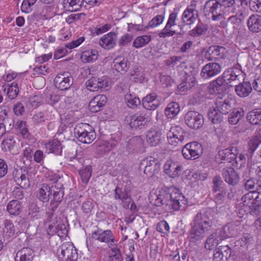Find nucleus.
Segmentation results:
<instances>
[{"instance_id": "1", "label": "nucleus", "mask_w": 261, "mask_h": 261, "mask_svg": "<svg viewBox=\"0 0 261 261\" xmlns=\"http://www.w3.org/2000/svg\"><path fill=\"white\" fill-rule=\"evenodd\" d=\"M150 197L155 200V205H164L167 210H184L188 203L180 190L174 187L162 188L158 194H151Z\"/></svg>"}, {"instance_id": "2", "label": "nucleus", "mask_w": 261, "mask_h": 261, "mask_svg": "<svg viewBox=\"0 0 261 261\" xmlns=\"http://www.w3.org/2000/svg\"><path fill=\"white\" fill-rule=\"evenodd\" d=\"M213 223L214 217L210 210L198 212L195 216L190 232V241L199 243L205 233L212 228Z\"/></svg>"}, {"instance_id": "3", "label": "nucleus", "mask_w": 261, "mask_h": 261, "mask_svg": "<svg viewBox=\"0 0 261 261\" xmlns=\"http://www.w3.org/2000/svg\"><path fill=\"white\" fill-rule=\"evenodd\" d=\"M244 80V74L242 70L238 68H230L224 71L222 77H218L213 82L211 87L217 91H224L229 86H233L231 83L236 84Z\"/></svg>"}, {"instance_id": "4", "label": "nucleus", "mask_w": 261, "mask_h": 261, "mask_svg": "<svg viewBox=\"0 0 261 261\" xmlns=\"http://www.w3.org/2000/svg\"><path fill=\"white\" fill-rule=\"evenodd\" d=\"M74 134L77 140L85 144H90L96 138V133L93 127L87 123H81L74 128Z\"/></svg>"}, {"instance_id": "5", "label": "nucleus", "mask_w": 261, "mask_h": 261, "mask_svg": "<svg viewBox=\"0 0 261 261\" xmlns=\"http://www.w3.org/2000/svg\"><path fill=\"white\" fill-rule=\"evenodd\" d=\"M204 13L209 18L211 17L213 20L217 21L224 18L225 11L221 9L219 2L216 0H210L205 4Z\"/></svg>"}, {"instance_id": "6", "label": "nucleus", "mask_w": 261, "mask_h": 261, "mask_svg": "<svg viewBox=\"0 0 261 261\" xmlns=\"http://www.w3.org/2000/svg\"><path fill=\"white\" fill-rule=\"evenodd\" d=\"M220 91L215 101L217 110L223 114H228L232 108L234 100L227 93H221Z\"/></svg>"}, {"instance_id": "7", "label": "nucleus", "mask_w": 261, "mask_h": 261, "mask_svg": "<svg viewBox=\"0 0 261 261\" xmlns=\"http://www.w3.org/2000/svg\"><path fill=\"white\" fill-rule=\"evenodd\" d=\"M58 251L60 252V257L63 261H75L77 259V250L71 243H63L59 248Z\"/></svg>"}, {"instance_id": "8", "label": "nucleus", "mask_w": 261, "mask_h": 261, "mask_svg": "<svg viewBox=\"0 0 261 261\" xmlns=\"http://www.w3.org/2000/svg\"><path fill=\"white\" fill-rule=\"evenodd\" d=\"M14 179L20 187H15L12 192V195L17 199H22L25 193L23 189H27L30 186L29 177L25 174L21 173L20 176H15Z\"/></svg>"}, {"instance_id": "9", "label": "nucleus", "mask_w": 261, "mask_h": 261, "mask_svg": "<svg viewBox=\"0 0 261 261\" xmlns=\"http://www.w3.org/2000/svg\"><path fill=\"white\" fill-rule=\"evenodd\" d=\"M202 151L203 148L200 143L193 142L188 143L185 146L182 150V153L186 159L195 160L200 156Z\"/></svg>"}, {"instance_id": "10", "label": "nucleus", "mask_w": 261, "mask_h": 261, "mask_svg": "<svg viewBox=\"0 0 261 261\" xmlns=\"http://www.w3.org/2000/svg\"><path fill=\"white\" fill-rule=\"evenodd\" d=\"M196 8V2L192 1L182 14L181 20L183 23L186 25H191L195 23L198 16Z\"/></svg>"}, {"instance_id": "11", "label": "nucleus", "mask_w": 261, "mask_h": 261, "mask_svg": "<svg viewBox=\"0 0 261 261\" xmlns=\"http://www.w3.org/2000/svg\"><path fill=\"white\" fill-rule=\"evenodd\" d=\"M185 121L190 128L197 129L203 125L204 119L203 116L198 112L189 111L185 116Z\"/></svg>"}, {"instance_id": "12", "label": "nucleus", "mask_w": 261, "mask_h": 261, "mask_svg": "<svg viewBox=\"0 0 261 261\" xmlns=\"http://www.w3.org/2000/svg\"><path fill=\"white\" fill-rule=\"evenodd\" d=\"M56 87L60 90L68 89L73 83V79L70 73L64 72L58 74L54 79Z\"/></svg>"}, {"instance_id": "13", "label": "nucleus", "mask_w": 261, "mask_h": 261, "mask_svg": "<svg viewBox=\"0 0 261 261\" xmlns=\"http://www.w3.org/2000/svg\"><path fill=\"white\" fill-rule=\"evenodd\" d=\"M91 237L92 239L107 244L115 242V237L111 230H103L97 228L92 232Z\"/></svg>"}, {"instance_id": "14", "label": "nucleus", "mask_w": 261, "mask_h": 261, "mask_svg": "<svg viewBox=\"0 0 261 261\" xmlns=\"http://www.w3.org/2000/svg\"><path fill=\"white\" fill-rule=\"evenodd\" d=\"M184 130L180 127H172L167 133L168 141L171 145L176 146L179 143L183 142L184 140Z\"/></svg>"}, {"instance_id": "15", "label": "nucleus", "mask_w": 261, "mask_h": 261, "mask_svg": "<svg viewBox=\"0 0 261 261\" xmlns=\"http://www.w3.org/2000/svg\"><path fill=\"white\" fill-rule=\"evenodd\" d=\"M117 38L115 32H109L100 38L98 44L105 50H110L115 46Z\"/></svg>"}, {"instance_id": "16", "label": "nucleus", "mask_w": 261, "mask_h": 261, "mask_svg": "<svg viewBox=\"0 0 261 261\" xmlns=\"http://www.w3.org/2000/svg\"><path fill=\"white\" fill-rule=\"evenodd\" d=\"M236 155L229 148H226L219 151L216 156V162L217 163H238Z\"/></svg>"}, {"instance_id": "17", "label": "nucleus", "mask_w": 261, "mask_h": 261, "mask_svg": "<svg viewBox=\"0 0 261 261\" xmlns=\"http://www.w3.org/2000/svg\"><path fill=\"white\" fill-rule=\"evenodd\" d=\"M221 71V66L217 63L211 62L203 67L201 75L204 79H209L218 74Z\"/></svg>"}, {"instance_id": "18", "label": "nucleus", "mask_w": 261, "mask_h": 261, "mask_svg": "<svg viewBox=\"0 0 261 261\" xmlns=\"http://www.w3.org/2000/svg\"><path fill=\"white\" fill-rule=\"evenodd\" d=\"M224 239L219 228L208 236L205 242V248L212 250L218 245Z\"/></svg>"}, {"instance_id": "19", "label": "nucleus", "mask_w": 261, "mask_h": 261, "mask_svg": "<svg viewBox=\"0 0 261 261\" xmlns=\"http://www.w3.org/2000/svg\"><path fill=\"white\" fill-rule=\"evenodd\" d=\"M234 194L235 191L233 189L228 190L224 188L214 193V197L216 202L222 204L228 202L233 198Z\"/></svg>"}, {"instance_id": "20", "label": "nucleus", "mask_w": 261, "mask_h": 261, "mask_svg": "<svg viewBox=\"0 0 261 261\" xmlns=\"http://www.w3.org/2000/svg\"><path fill=\"white\" fill-rule=\"evenodd\" d=\"M48 233L50 234L57 233L60 237H63L67 234L68 231L66 225L61 220H56V223L48 224Z\"/></svg>"}, {"instance_id": "21", "label": "nucleus", "mask_w": 261, "mask_h": 261, "mask_svg": "<svg viewBox=\"0 0 261 261\" xmlns=\"http://www.w3.org/2000/svg\"><path fill=\"white\" fill-rule=\"evenodd\" d=\"M160 103V98L155 93L147 94L142 100L143 106L146 110H154Z\"/></svg>"}, {"instance_id": "22", "label": "nucleus", "mask_w": 261, "mask_h": 261, "mask_svg": "<svg viewBox=\"0 0 261 261\" xmlns=\"http://www.w3.org/2000/svg\"><path fill=\"white\" fill-rule=\"evenodd\" d=\"M231 254V249L227 245L219 246L214 251L213 259L214 261H228Z\"/></svg>"}, {"instance_id": "23", "label": "nucleus", "mask_w": 261, "mask_h": 261, "mask_svg": "<svg viewBox=\"0 0 261 261\" xmlns=\"http://www.w3.org/2000/svg\"><path fill=\"white\" fill-rule=\"evenodd\" d=\"M114 198L116 200H121L122 205L125 209L129 208L132 198L126 190H123L117 187L114 191Z\"/></svg>"}, {"instance_id": "24", "label": "nucleus", "mask_w": 261, "mask_h": 261, "mask_svg": "<svg viewBox=\"0 0 261 261\" xmlns=\"http://www.w3.org/2000/svg\"><path fill=\"white\" fill-rule=\"evenodd\" d=\"M126 121L129 126L134 129H141L147 121L143 115L136 114L127 117Z\"/></svg>"}, {"instance_id": "25", "label": "nucleus", "mask_w": 261, "mask_h": 261, "mask_svg": "<svg viewBox=\"0 0 261 261\" xmlns=\"http://www.w3.org/2000/svg\"><path fill=\"white\" fill-rule=\"evenodd\" d=\"M107 101V98L105 95H98L90 100L89 103V109L92 112H97L106 105Z\"/></svg>"}, {"instance_id": "26", "label": "nucleus", "mask_w": 261, "mask_h": 261, "mask_svg": "<svg viewBox=\"0 0 261 261\" xmlns=\"http://www.w3.org/2000/svg\"><path fill=\"white\" fill-rule=\"evenodd\" d=\"M222 175L225 181L229 185H235L237 184L239 181V175L233 168L228 167L223 169L222 170Z\"/></svg>"}, {"instance_id": "27", "label": "nucleus", "mask_w": 261, "mask_h": 261, "mask_svg": "<svg viewBox=\"0 0 261 261\" xmlns=\"http://www.w3.org/2000/svg\"><path fill=\"white\" fill-rule=\"evenodd\" d=\"M162 138L161 132L155 129L148 131L146 135V142L151 146H156L159 145Z\"/></svg>"}, {"instance_id": "28", "label": "nucleus", "mask_w": 261, "mask_h": 261, "mask_svg": "<svg viewBox=\"0 0 261 261\" xmlns=\"http://www.w3.org/2000/svg\"><path fill=\"white\" fill-rule=\"evenodd\" d=\"M238 84V85H235L236 94L240 97L248 96L252 90V87L250 83L246 82Z\"/></svg>"}, {"instance_id": "29", "label": "nucleus", "mask_w": 261, "mask_h": 261, "mask_svg": "<svg viewBox=\"0 0 261 261\" xmlns=\"http://www.w3.org/2000/svg\"><path fill=\"white\" fill-rule=\"evenodd\" d=\"M225 239L232 237L239 233L238 226L234 223H228L223 227L219 228Z\"/></svg>"}, {"instance_id": "30", "label": "nucleus", "mask_w": 261, "mask_h": 261, "mask_svg": "<svg viewBox=\"0 0 261 261\" xmlns=\"http://www.w3.org/2000/svg\"><path fill=\"white\" fill-rule=\"evenodd\" d=\"M113 63L114 69L121 74L125 73L129 67V62L127 59L125 58H116Z\"/></svg>"}, {"instance_id": "31", "label": "nucleus", "mask_w": 261, "mask_h": 261, "mask_svg": "<svg viewBox=\"0 0 261 261\" xmlns=\"http://www.w3.org/2000/svg\"><path fill=\"white\" fill-rule=\"evenodd\" d=\"M99 56L98 51L95 49H88L83 51L81 59L84 63H93L96 61Z\"/></svg>"}, {"instance_id": "32", "label": "nucleus", "mask_w": 261, "mask_h": 261, "mask_svg": "<svg viewBox=\"0 0 261 261\" xmlns=\"http://www.w3.org/2000/svg\"><path fill=\"white\" fill-rule=\"evenodd\" d=\"M249 30L252 32L261 31V17L258 15H252L247 21Z\"/></svg>"}, {"instance_id": "33", "label": "nucleus", "mask_w": 261, "mask_h": 261, "mask_svg": "<svg viewBox=\"0 0 261 261\" xmlns=\"http://www.w3.org/2000/svg\"><path fill=\"white\" fill-rule=\"evenodd\" d=\"M186 77L182 82L178 86V89L182 92L190 89L196 83V80L193 74L186 73Z\"/></svg>"}, {"instance_id": "34", "label": "nucleus", "mask_w": 261, "mask_h": 261, "mask_svg": "<svg viewBox=\"0 0 261 261\" xmlns=\"http://www.w3.org/2000/svg\"><path fill=\"white\" fill-rule=\"evenodd\" d=\"M45 148L48 153H52L56 155H60L62 152V147L60 142L54 139L51 141L45 144Z\"/></svg>"}, {"instance_id": "35", "label": "nucleus", "mask_w": 261, "mask_h": 261, "mask_svg": "<svg viewBox=\"0 0 261 261\" xmlns=\"http://www.w3.org/2000/svg\"><path fill=\"white\" fill-rule=\"evenodd\" d=\"M34 256V251L32 249L23 248L17 252L15 261H18L17 258L18 257L19 261H32Z\"/></svg>"}, {"instance_id": "36", "label": "nucleus", "mask_w": 261, "mask_h": 261, "mask_svg": "<svg viewBox=\"0 0 261 261\" xmlns=\"http://www.w3.org/2000/svg\"><path fill=\"white\" fill-rule=\"evenodd\" d=\"M124 101L127 107L132 109L136 108L141 103L139 97L131 91L125 94Z\"/></svg>"}, {"instance_id": "37", "label": "nucleus", "mask_w": 261, "mask_h": 261, "mask_svg": "<svg viewBox=\"0 0 261 261\" xmlns=\"http://www.w3.org/2000/svg\"><path fill=\"white\" fill-rule=\"evenodd\" d=\"M51 194L50 187L46 184H42L39 189L37 193L38 198L43 202H47L49 200V195Z\"/></svg>"}, {"instance_id": "38", "label": "nucleus", "mask_w": 261, "mask_h": 261, "mask_svg": "<svg viewBox=\"0 0 261 261\" xmlns=\"http://www.w3.org/2000/svg\"><path fill=\"white\" fill-rule=\"evenodd\" d=\"M7 89V95L11 99H13L17 96L19 89L17 83L14 81L10 85H4L2 90L5 91Z\"/></svg>"}, {"instance_id": "39", "label": "nucleus", "mask_w": 261, "mask_h": 261, "mask_svg": "<svg viewBox=\"0 0 261 261\" xmlns=\"http://www.w3.org/2000/svg\"><path fill=\"white\" fill-rule=\"evenodd\" d=\"M254 195L250 206V213L252 215H256L261 206V194L259 192H253Z\"/></svg>"}, {"instance_id": "40", "label": "nucleus", "mask_w": 261, "mask_h": 261, "mask_svg": "<svg viewBox=\"0 0 261 261\" xmlns=\"http://www.w3.org/2000/svg\"><path fill=\"white\" fill-rule=\"evenodd\" d=\"M22 204L17 200L10 201L7 206V210L11 215H18L22 211Z\"/></svg>"}, {"instance_id": "41", "label": "nucleus", "mask_w": 261, "mask_h": 261, "mask_svg": "<svg viewBox=\"0 0 261 261\" xmlns=\"http://www.w3.org/2000/svg\"><path fill=\"white\" fill-rule=\"evenodd\" d=\"M247 119L253 125H261V109H255L249 112Z\"/></svg>"}, {"instance_id": "42", "label": "nucleus", "mask_w": 261, "mask_h": 261, "mask_svg": "<svg viewBox=\"0 0 261 261\" xmlns=\"http://www.w3.org/2000/svg\"><path fill=\"white\" fill-rule=\"evenodd\" d=\"M180 111L178 103L173 102L169 103L165 110V115L169 118H172L176 116Z\"/></svg>"}, {"instance_id": "43", "label": "nucleus", "mask_w": 261, "mask_h": 261, "mask_svg": "<svg viewBox=\"0 0 261 261\" xmlns=\"http://www.w3.org/2000/svg\"><path fill=\"white\" fill-rule=\"evenodd\" d=\"M244 115V112L241 109H234L231 112L228 118V121L230 124H236L242 118Z\"/></svg>"}, {"instance_id": "44", "label": "nucleus", "mask_w": 261, "mask_h": 261, "mask_svg": "<svg viewBox=\"0 0 261 261\" xmlns=\"http://www.w3.org/2000/svg\"><path fill=\"white\" fill-rule=\"evenodd\" d=\"M151 40V36L149 35H144L136 37L133 43V46L135 48L143 47L147 45Z\"/></svg>"}, {"instance_id": "45", "label": "nucleus", "mask_w": 261, "mask_h": 261, "mask_svg": "<svg viewBox=\"0 0 261 261\" xmlns=\"http://www.w3.org/2000/svg\"><path fill=\"white\" fill-rule=\"evenodd\" d=\"M166 173L171 177L174 178L180 174L181 167L177 164H165Z\"/></svg>"}, {"instance_id": "46", "label": "nucleus", "mask_w": 261, "mask_h": 261, "mask_svg": "<svg viewBox=\"0 0 261 261\" xmlns=\"http://www.w3.org/2000/svg\"><path fill=\"white\" fill-rule=\"evenodd\" d=\"M223 114L219 112L216 107L211 108L208 112V117L213 123H219L222 121Z\"/></svg>"}, {"instance_id": "47", "label": "nucleus", "mask_w": 261, "mask_h": 261, "mask_svg": "<svg viewBox=\"0 0 261 261\" xmlns=\"http://www.w3.org/2000/svg\"><path fill=\"white\" fill-rule=\"evenodd\" d=\"M43 101V97L42 94L38 93L30 97L28 106L30 109H35L42 104Z\"/></svg>"}, {"instance_id": "48", "label": "nucleus", "mask_w": 261, "mask_h": 261, "mask_svg": "<svg viewBox=\"0 0 261 261\" xmlns=\"http://www.w3.org/2000/svg\"><path fill=\"white\" fill-rule=\"evenodd\" d=\"M112 27V25L111 23H101L97 25L94 29H91V33L93 36H98L109 31Z\"/></svg>"}, {"instance_id": "49", "label": "nucleus", "mask_w": 261, "mask_h": 261, "mask_svg": "<svg viewBox=\"0 0 261 261\" xmlns=\"http://www.w3.org/2000/svg\"><path fill=\"white\" fill-rule=\"evenodd\" d=\"M246 189L252 190L251 192H256L261 189V181L255 179H249L245 184Z\"/></svg>"}, {"instance_id": "50", "label": "nucleus", "mask_w": 261, "mask_h": 261, "mask_svg": "<svg viewBox=\"0 0 261 261\" xmlns=\"http://www.w3.org/2000/svg\"><path fill=\"white\" fill-rule=\"evenodd\" d=\"M92 167L91 165H87L79 171L82 181L87 184L91 176Z\"/></svg>"}, {"instance_id": "51", "label": "nucleus", "mask_w": 261, "mask_h": 261, "mask_svg": "<svg viewBox=\"0 0 261 261\" xmlns=\"http://www.w3.org/2000/svg\"><path fill=\"white\" fill-rule=\"evenodd\" d=\"M99 87L100 89L102 90H108L112 86V82L110 78L108 76L103 75L101 77H98Z\"/></svg>"}, {"instance_id": "52", "label": "nucleus", "mask_w": 261, "mask_h": 261, "mask_svg": "<svg viewBox=\"0 0 261 261\" xmlns=\"http://www.w3.org/2000/svg\"><path fill=\"white\" fill-rule=\"evenodd\" d=\"M261 144V133H259L254 135L248 143L249 149L251 151H254Z\"/></svg>"}, {"instance_id": "53", "label": "nucleus", "mask_w": 261, "mask_h": 261, "mask_svg": "<svg viewBox=\"0 0 261 261\" xmlns=\"http://www.w3.org/2000/svg\"><path fill=\"white\" fill-rule=\"evenodd\" d=\"M98 82V77H91L86 83L87 89L91 92L98 91L100 89Z\"/></svg>"}, {"instance_id": "54", "label": "nucleus", "mask_w": 261, "mask_h": 261, "mask_svg": "<svg viewBox=\"0 0 261 261\" xmlns=\"http://www.w3.org/2000/svg\"><path fill=\"white\" fill-rule=\"evenodd\" d=\"M16 142L12 137H9L5 139L2 143V148L5 151H11L14 147Z\"/></svg>"}, {"instance_id": "55", "label": "nucleus", "mask_w": 261, "mask_h": 261, "mask_svg": "<svg viewBox=\"0 0 261 261\" xmlns=\"http://www.w3.org/2000/svg\"><path fill=\"white\" fill-rule=\"evenodd\" d=\"M172 26L166 24L165 27L159 33L160 38H167L173 36L176 32L172 29Z\"/></svg>"}, {"instance_id": "56", "label": "nucleus", "mask_w": 261, "mask_h": 261, "mask_svg": "<svg viewBox=\"0 0 261 261\" xmlns=\"http://www.w3.org/2000/svg\"><path fill=\"white\" fill-rule=\"evenodd\" d=\"M40 208L35 203H31L29 205V215L33 220L38 219L39 218Z\"/></svg>"}, {"instance_id": "57", "label": "nucleus", "mask_w": 261, "mask_h": 261, "mask_svg": "<svg viewBox=\"0 0 261 261\" xmlns=\"http://www.w3.org/2000/svg\"><path fill=\"white\" fill-rule=\"evenodd\" d=\"M213 193H217L220 191V189H223L224 188L222 186L223 181L222 180L220 176H215L213 179Z\"/></svg>"}, {"instance_id": "58", "label": "nucleus", "mask_w": 261, "mask_h": 261, "mask_svg": "<svg viewBox=\"0 0 261 261\" xmlns=\"http://www.w3.org/2000/svg\"><path fill=\"white\" fill-rule=\"evenodd\" d=\"M69 4V10L70 11H79L82 7L84 0H67Z\"/></svg>"}, {"instance_id": "59", "label": "nucleus", "mask_w": 261, "mask_h": 261, "mask_svg": "<svg viewBox=\"0 0 261 261\" xmlns=\"http://www.w3.org/2000/svg\"><path fill=\"white\" fill-rule=\"evenodd\" d=\"M207 30L205 25L202 23H198L195 28L190 32V35L195 37L202 34Z\"/></svg>"}, {"instance_id": "60", "label": "nucleus", "mask_w": 261, "mask_h": 261, "mask_svg": "<svg viewBox=\"0 0 261 261\" xmlns=\"http://www.w3.org/2000/svg\"><path fill=\"white\" fill-rule=\"evenodd\" d=\"M165 19L164 15H158L154 16L148 23V27L151 28H155L161 24Z\"/></svg>"}, {"instance_id": "61", "label": "nucleus", "mask_w": 261, "mask_h": 261, "mask_svg": "<svg viewBox=\"0 0 261 261\" xmlns=\"http://www.w3.org/2000/svg\"><path fill=\"white\" fill-rule=\"evenodd\" d=\"M115 145V143L114 141L110 140L108 142H105L98 146L97 151L99 152L104 151L105 153L109 151Z\"/></svg>"}, {"instance_id": "62", "label": "nucleus", "mask_w": 261, "mask_h": 261, "mask_svg": "<svg viewBox=\"0 0 261 261\" xmlns=\"http://www.w3.org/2000/svg\"><path fill=\"white\" fill-rule=\"evenodd\" d=\"M112 254L110 256V261H122V255L120 249L116 246L111 248Z\"/></svg>"}, {"instance_id": "63", "label": "nucleus", "mask_w": 261, "mask_h": 261, "mask_svg": "<svg viewBox=\"0 0 261 261\" xmlns=\"http://www.w3.org/2000/svg\"><path fill=\"white\" fill-rule=\"evenodd\" d=\"M17 124L18 128L23 137L24 138L29 139L30 134L27 128L26 122L23 121H19L17 122Z\"/></svg>"}, {"instance_id": "64", "label": "nucleus", "mask_w": 261, "mask_h": 261, "mask_svg": "<svg viewBox=\"0 0 261 261\" xmlns=\"http://www.w3.org/2000/svg\"><path fill=\"white\" fill-rule=\"evenodd\" d=\"M159 168L158 164H147L144 168V172L148 176H152Z\"/></svg>"}]
</instances>
